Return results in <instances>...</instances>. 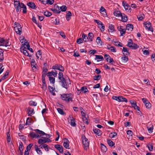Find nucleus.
Here are the masks:
<instances>
[{
	"mask_svg": "<svg viewBox=\"0 0 155 155\" xmlns=\"http://www.w3.org/2000/svg\"><path fill=\"white\" fill-rule=\"evenodd\" d=\"M7 141L8 143H10L11 142V139L10 138V135L8 133V134H7Z\"/></svg>",
	"mask_w": 155,
	"mask_h": 155,
	"instance_id": "13d9d810",
	"label": "nucleus"
},
{
	"mask_svg": "<svg viewBox=\"0 0 155 155\" xmlns=\"http://www.w3.org/2000/svg\"><path fill=\"white\" fill-rule=\"evenodd\" d=\"M29 104L31 106H36L37 105V103L32 101H30L29 102Z\"/></svg>",
	"mask_w": 155,
	"mask_h": 155,
	"instance_id": "bf43d9fd",
	"label": "nucleus"
},
{
	"mask_svg": "<svg viewBox=\"0 0 155 155\" xmlns=\"http://www.w3.org/2000/svg\"><path fill=\"white\" fill-rule=\"evenodd\" d=\"M52 68L54 70H58L61 71H64V67L60 64H56L53 66Z\"/></svg>",
	"mask_w": 155,
	"mask_h": 155,
	"instance_id": "1a4fd4ad",
	"label": "nucleus"
},
{
	"mask_svg": "<svg viewBox=\"0 0 155 155\" xmlns=\"http://www.w3.org/2000/svg\"><path fill=\"white\" fill-rule=\"evenodd\" d=\"M34 110L32 109H30L28 110V116H31V115L34 114Z\"/></svg>",
	"mask_w": 155,
	"mask_h": 155,
	"instance_id": "6e6d98bb",
	"label": "nucleus"
},
{
	"mask_svg": "<svg viewBox=\"0 0 155 155\" xmlns=\"http://www.w3.org/2000/svg\"><path fill=\"white\" fill-rule=\"evenodd\" d=\"M44 15L46 17H49L52 15L51 12L48 11H46L44 13Z\"/></svg>",
	"mask_w": 155,
	"mask_h": 155,
	"instance_id": "3c124183",
	"label": "nucleus"
},
{
	"mask_svg": "<svg viewBox=\"0 0 155 155\" xmlns=\"http://www.w3.org/2000/svg\"><path fill=\"white\" fill-rule=\"evenodd\" d=\"M115 30L114 26L113 25H110L108 27V31L109 32H113Z\"/></svg>",
	"mask_w": 155,
	"mask_h": 155,
	"instance_id": "393cba45",
	"label": "nucleus"
},
{
	"mask_svg": "<svg viewBox=\"0 0 155 155\" xmlns=\"http://www.w3.org/2000/svg\"><path fill=\"white\" fill-rule=\"evenodd\" d=\"M107 143L109 146L112 147L114 145V143L110 139H108L107 140Z\"/></svg>",
	"mask_w": 155,
	"mask_h": 155,
	"instance_id": "ea45409f",
	"label": "nucleus"
},
{
	"mask_svg": "<svg viewBox=\"0 0 155 155\" xmlns=\"http://www.w3.org/2000/svg\"><path fill=\"white\" fill-rule=\"evenodd\" d=\"M54 2L53 0H47L46 4L51 5Z\"/></svg>",
	"mask_w": 155,
	"mask_h": 155,
	"instance_id": "338daca9",
	"label": "nucleus"
},
{
	"mask_svg": "<svg viewBox=\"0 0 155 155\" xmlns=\"http://www.w3.org/2000/svg\"><path fill=\"white\" fill-rule=\"evenodd\" d=\"M88 37L91 41H92L94 37V35L92 33H89L88 34Z\"/></svg>",
	"mask_w": 155,
	"mask_h": 155,
	"instance_id": "5fc2aeb1",
	"label": "nucleus"
},
{
	"mask_svg": "<svg viewBox=\"0 0 155 155\" xmlns=\"http://www.w3.org/2000/svg\"><path fill=\"white\" fill-rule=\"evenodd\" d=\"M81 139L84 149L87 150L89 148V141L84 135L82 136Z\"/></svg>",
	"mask_w": 155,
	"mask_h": 155,
	"instance_id": "f257e3e1",
	"label": "nucleus"
},
{
	"mask_svg": "<svg viewBox=\"0 0 155 155\" xmlns=\"http://www.w3.org/2000/svg\"><path fill=\"white\" fill-rule=\"evenodd\" d=\"M51 10L54 13H59L61 11L60 10L59 7L58 5H54L53 8H51Z\"/></svg>",
	"mask_w": 155,
	"mask_h": 155,
	"instance_id": "4468645a",
	"label": "nucleus"
},
{
	"mask_svg": "<svg viewBox=\"0 0 155 155\" xmlns=\"http://www.w3.org/2000/svg\"><path fill=\"white\" fill-rule=\"evenodd\" d=\"M27 5L28 6L33 9H35V5L34 3L30 2L28 3Z\"/></svg>",
	"mask_w": 155,
	"mask_h": 155,
	"instance_id": "f704fd0d",
	"label": "nucleus"
},
{
	"mask_svg": "<svg viewBox=\"0 0 155 155\" xmlns=\"http://www.w3.org/2000/svg\"><path fill=\"white\" fill-rule=\"evenodd\" d=\"M98 27L100 28V30L102 32L104 31V30L105 26L103 24L101 26H99Z\"/></svg>",
	"mask_w": 155,
	"mask_h": 155,
	"instance_id": "0e129e2a",
	"label": "nucleus"
},
{
	"mask_svg": "<svg viewBox=\"0 0 155 155\" xmlns=\"http://www.w3.org/2000/svg\"><path fill=\"white\" fill-rule=\"evenodd\" d=\"M142 100L146 108L147 109H150L151 107V105L149 101L146 98H143Z\"/></svg>",
	"mask_w": 155,
	"mask_h": 155,
	"instance_id": "9d476101",
	"label": "nucleus"
},
{
	"mask_svg": "<svg viewBox=\"0 0 155 155\" xmlns=\"http://www.w3.org/2000/svg\"><path fill=\"white\" fill-rule=\"evenodd\" d=\"M127 42V46L130 47L132 46V45H133V41L131 39H129Z\"/></svg>",
	"mask_w": 155,
	"mask_h": 155,
	"instance_id": "de8ad7c7",
	"label": "nucleus"
},
{
	"mask_svg": "<svg viewBox=\"0 0 155 155\" xmlns=\"http://www.w3.org/2000/svg\"><path fill=\"white\" fill-rule=\"evenodd\" d=\"M93 130L94 132L97 134L99 136L100 135V130L99 129L97 128L94 129H93Z\"/></svg>",
	"mask_w": 155,
	"mask_h": 155,
	"instance_id": "a18cd8bd",
	"label": "nucleus"
},
{
	"mask_svg": "<svg viewBox=\"0 0 155 155\" xmlns=\"http://www.w3.org/2000/svg\"><path fill=\"white\" fill-rule=\"evenodd\" d=\"M21 5H22L21 6V8H22L23 12V13H26L27 10L26 6L22 3H21Z\"/></svg>",
	"mask_w": 155,
	"mask_h": 155,
	"instance_id": "c9c22d12",
	"label": "nucleus"
},
{
	"mask_svg": "<svg viewBox=\"0 0 155 155\" xmlns=\"http://www.w3.org/2000/svg\"><path fill=\"white\" fill-rule=\"evenodd\" d=\"M34 131H35L37 133H38L40 135L41 134V136H44V135H45L46 138H49L51 136V135L49 134H46L44 132L41 130H39L38 129H35L34 130Z\"/></svg>",
	"mask_w": 155,
	"mask_h": 155,
	"instance_id": "6e6552de",
	"label": "nucleus"
},
{
	"mask_svg": "<svg viewBox=\"0 0 155 155\" xmlns=\"http://www.w3.org/2000/svg\"><path fill=\"white\" fill-rule=\"evenodd\" d=\"M126 29L129 31H131L133 29V26L132 25L129 24L127 25Z\"/></svg>",
	"mask_w": 155,
	"mask_h": 155,
	"instance_id": "cd10ccee",
	"label": "nucleus"
},
{
	"mask_svg": "<svg viewBox=\"0 0 155 155\" xmlns=\"http://www.w3.org/2000/svg\"><path fill=\"white\" fill-rule=\"evenodd\" d=\"M20 51L22 53H23L24 55L26 56L29 57H30L31 56V55H29L28 53L25 49H24V48H21Z\"/></svg>",
	"mask_w": 155,
	"mask_h": 155,
	"instance_id": "5701e85b",
	"label": "nucleus"
},
{
	"mask_svg": "<svg viewBox=\"0 0 155 155\" xmlns=\"http://www.w3.org/2000/svg\"><path fill=\"white\" fill-rule=\"evenodd\" d=\"M35 150L37 152V153L39 155H42V152L40 150V148H39V147L37 145L35 146Z\"/></svg>",
	"mask_w": 155,
	"mask_h": 155,
	"instance_id": "412c9836",
	"label": "nucleus"
},
{
	"mask_svg": "<svg viewBox=\"0 0 155 155\" xmlns=\"http://www.w3.org/2000/svg\"><path fill=\"white\" fill-rule=\"evenodd\" d=\"M96 41L99 45H102V41L100 37H97L96 40Z\"/></svg>",
	"mask_w": 155,
	"mask_h": 155,
	"instance_id": "603ef678",
	"label": "nucleus"
},
{
	"mask_svg": "<svg viewBox=\"0 0 155 155\" xmlns=\"http://www.w3.org/2000/svg\"><path fill=\"white\" fill-rule=\"evenodd\" d=\"M117 135V134L115 132L110 133L109 134V137L111 138H113Z\"/></svg>",
	"mask_w": 155,
	"mask_h": 155,
	"instance_id": "864d4df0",
	"label": "nucleus"
},
{
	"mask_svg": "<svg viewBox=\"0 0 155 155\" xmlns=\"http://www.w3.org/2000/svg\"><path fill=\"white\" fill-rule=\"evenodd\" d=\"M58 78L60 79L61 81H63V80L65 79L63 77V74L62 72H59L58 74Z\"/></svg>",
	"mask_w": 155,
	"mask_h": 155,
	"instance_id": "a19ab883",
	"label": "nucleus"
},
{
	"mask_svg": "<svg viewBox=\"0 0 155 155\" xmlns=\"http://www.w3.org/2000/svg\"><path fill=\"white\" fill-rule=\"evenodd\" d=\"M51 140L49 138L46 137H41L38 141V143L39 144H45L47 143H50Z\"/></svg>",
	"mask_w": 155,
	"mask_h": 155,
	"instance_id": "39448f33",
	"label": "nucleus"
},
{
	"mask_svg": "<svg viewBox=\"0 0 155 155\" xmlns=\"http://www.w3.org/2000/svg\"><path fill=\"white\" fill-rule=\"evenodd\" d=\"M71 13L70 11H67V14L66 16V18L67 21L70 20L71 16Z\"/></svg>",
	"mask_w": 155,
	"mask_h": 155,
	"instance_id": "a878e982",
	"label": "nucleus"
},
{
	"mask_svg": "<svg viewBox=\"0 0 155 155\" xmlns=\"http://www.w3.org/2000/svg\"><path fill=\"white\" fill-rule=\"evenodd\" d=\"M129 102L132 107H134L135 109L137 110L138 111L140 112V107L137 105L136 102L132 100H130Z\"/></svg>",
	"mask_w": 155,
	"mask_h": 155,
	"instance_id": "f8f14e48",
	"label": "nucleus"
},
{
	"mask_svg": "<svg viewBox=\"0 0 155 155\" xmlns=\"http://www.w3.org/2000/svg\"><path fill=\"white\" fill-rule=\"evenodd\" d=\"M107 49L112 52H116L117 51V50L113 46L108 47H107Z\"/></svg>",
	"mask_w": 155,
	"mask_h": 155,
	"instance_id": "58836bf2",
	"label": "nucleus"
},
{
	"mask_svg": "<svg viewBox=\"0 0 155 155\" xmlns=\"http://www.w3.org/2000/svg\"><path fill=\"white\" fill-rule=\"evenodd\" d=\"M32 124V122L31 121V118L28 117L27 118L26 124L28 125H31Z\"/></svg>",
	"mask_w": 155,
	"mask_h": 155,
	"instance_id": "49530a36",
	"label": "nucleus"
},
{
	"mask_svg": "<svg viewBox=\"0 0 155 155\" xmlns=\"http://www.w3.org/2000/svg\"><path fill=\"white\" fill-rule=\"evenodd\" d=\"M54 147L55 148L57 149L60 153H63V150L62 146L58 144H56L54 146Z\"/></svg>",
	"mask_w": 155,
	"mask_h": 155,
	"instance_id": "a211bd4d",
	"label": "nucleus"
},
{
	"mask_svg": "<svg viewBox=\"0 0 155 155\" xmlns=\"http://www.w3.org/2000/svg\"><path fill=\"white\" fill-rule=\"evenodd\" d=\"M113 14L114 16L118 17H120L122 14L119 11L117 10L114 11Z\"/></svg>",
	"mask_w": 155,
	"mask_h": 155,
	"instance_id": "c85d7f7f",
	"label": "nucleus"
},
{
	"mask_svg": "<svg viewBox=\"0 0 155 155\" xmlns=\"http://www.w3.org/2000/svg\"><path fill=\"white\" fill-rule=\"evenodd\" d=\"M15 7L17 12H20L21 11V3H20L19 0H14Z\"/></svg>",
	"mask_w": 155,
	"mask_h": 155,
	"instance_id": "7ed1b4c3",
	"label": "nucleus"
},
{
	"mask_svg": "<svg viewBox=\"0 0 155 155\" xmlns=\"http://www.w3.org/2000/svg\"><path fill=\"white\" fill-rule=\"evenodd\" d=\"M122 5L124 7L125 10H127L129 8V5H128L126 3V2L123 1L122 2Z\"/></svg>",
	"mask_w": 155,
	"mask_h": 155,
	"instance_id": "4c0bfd02",
	"label": "nucleus"
},
{
	"mask_svg": "<svg viewBox=\"0 0 155 155\" xmlns=\"http://www.w3.org/2000/svg\"><path fill=\"white\" fill-rule=\"evenodd\" d=\"M82 37L83 38V41L84 42H86L88 41V38L87 36L84 34H83Z\"/></svg>",
	"mask_w": 155,
	"mask_h": 155,
	"instance_id": "37998d69",
	"label": "nucleus"
},
{
	"mask_svg": "<svg viewBox=\"0 0 155 155\" xmlns=\"http://www.w3.org/2000/svg\"><path fill=\"white\" fill-rule=\"evenodd\" d=\"M20 41L22 43L21 45H29L28 43L27 42V41L25 38H23L20 40Z\"/></svg>",
	"mask_w": 155,
	"mask_h": 155,
	"instance_id": "7c9ffc66",
	"label": "nucleus"
},
{
	"mask_svg": "<svg viewBox=\"0 0 155 155\" xmlns=\"http://www.w3.org/2000/svg\"><path fill=\"white\" fill-rule=\"evenodd\" d=\"M122 61L123 63H126L128 61V58L125 55H124L121 58Z\"/></svg>",
	"mask_w": 155,
	"mask_h": 155,
	"instance_id": "e433bc0d",
	"label": "nucleus"
},
{
	"mask_svg": "<svg viewBox=\"0 0 155 155\" xmlns=\"http://www.w3.org/2000/svg\"><path fill=\"white\" fill-rule=\"evenodd\" d=\"M61 99L67 102H69L72 100V95L71 94H63L61 95Z\"/></svg>",
	"mask_w": 155,
	"mask_h": 155,
	"instance_id": "f03ea898",
	"label": "nucleus"
},
{
	"mask_svg": "<svg viewBox=\"0 0 155 155\" xmlns=\"http://www.w3.org/2000/svg\"><path fill=\"white\" fill-rule=\"evenodd\" d=\"M49 80L51 83L54 84L55 83V78L52 77H49Z\"/></svg>",
	"mask_w": 155,
	"mask_h": 155,
	"instance_id": "4d7b16f0",
	"label": "nucleus"
},
{
	"mask_svg": "<svg viewBox=\"0 0 155 155\" xmlns=\"http://www.w3.org/2000/svg\"><path fill=\"white\" fill-rule=\"evenodd\" d=\"M122 51L124 55H128L129 54L128 50L127 48L123 47Z\"/></svg>",
	"mask_w": 155,
	"mask_h": 155,
	"instance_id": "473e14b6",
	"label": "nucleus"
},
{
	"mask_svg": "<svg viewBox=\"0 0 155 155\" xmlns=\"http://www.w3.org/2000/svg\"><path fill=\"white\" fill-rule=\"evenodd\" d=\"M144 17L143 14H140L137 16V18L139 20H142L144 18Z\"/></svg>",
	"mask_w": 155,
	"mask_h": 155,
	"instance_id": "09e8293b",
	"label": "nucleus"
},
{
	"mask_svg": "<svg viewBox=\"0 0 155 155\" xmlns=\"http://www.w3.org/2000/svg\"><path fill=\"white\" fill-rule=\"evenodd\" d=\"M94 21L97 24L98 26V27L99 26H101L103 24L101 21L98 20H95Z\"/></svg>",
	"mask_w": 155,
	"mask_h": 155,
	"instance_id": "052dcab7",
	"label": "nucleus"
},
{
	"mask_svg": "<svg viewBox=\"0 0 155 155\" xmlns=\"http://www.w3.org/2000/svg\"><path fill=\"white\" fill-rule=\"evenodd\" d=\"M30 135L31 137L33 138H35L37 139L41 137L42 136L41 134V135H39L38 134L35 133L34 132L31 133Z\"/></svg>",
	"mask_w": 155,
	"mask_h": 155,
	"instance_id": "f3484780",
	"label": "nucleus"
},
{
	"mask_svg": "<svg viewBox=\"0 0 155 155\" xmlns=\"http://www.w3.org/2000/svg\"><path fill=\"white\" fill-rule=\"evenodd\" d=\"M113 43L114 44L115 46L122 47V44L120 42L117 41L116 40H115L114 39H113L112 41Z\"/></svg>",
	"mask_w": 155,
	"mask_h": 155,
	"instance_id": "bb28decb",
	"label": "nucleus"
},
{
	"mask_svg": "<svg viewBox=\"0 0 155 155\" xmlns=\"http://www.w3.org/2000/svg\"><path fill=\"white\" fill-rule=\"evenodd\" d=\"M104 58L107 62H109L110 63H113L114 62V61L112 58L108 54H105L104 56Z\"/></svg>",
	"mask_w": 155,
	"mask_h": 155,
	"instance_id": "9b49d317",
	"label": "nucleus"
},
{
	"mask_svg": "<svg viewBox=\"0 0 155 155\" xmlns=\"http://www.w3.org/2000/svg\"><path fill=\"white\" fill-rule=\"evenodd\" d=\"M71 126L74 127L76 125V124L74 121V119H72L69 122Z\"/></svg>",
	"mask_w": 155,
	"mask_h": 155,
	"instance_id": "8fccbe9b",
	"label": "nucleus"
},
{
	"mask_svg": "<svg viewBox=\"0 0 155 155\" xmlns=\"http://www.w3.org/2000/svg\"><path fill=\"white\" fill-rule=\"evenodd\" d=\"M4 59L3 53L2 51H0V61H2Z\"/></svg>",
	"mask_w": 155,
	"mask_h": 155,
	"instance_id": "680f3d73",
	"label": "nucleus"
},
{
	"mask_svg": "<svg viewBox=\"0 0 155 155\" xmlns=\"http://www.w3.org/2000/svg\"><path fill=\"white\" fill-rule=\"evenodd\" d=\"M57 110H58V112L59 114H61V115H63L64 114V113L63 110L62 109H61L60 108H58Z\"/></svg>",
	"mask_w": 155,
	"mask_h": 155,
	"instance_id": "69168bd1",
	"label": "nucleus"
},
{
	"mask_svg": "<svg viewBox=\"0 0 155 155\" xmlns=\"http://www.w3.org/2000/svg\"><path fill=\"white\" fill-rule=\"evenodd\" d=\"M120 17H121V20L123 22H126L127 20V16L124 14H122L121 16Z\"/></svg>",
	"mask_w": 155,
	"mask_h": 155,
	"instance_id": "72a5a7b5",
	"label": "nucleus"
},
{
	"mask_svg": "<svg viewBox=\"0 0 155 155\" xmlns=\"http://www.w3.org/2000/svg\"><path fill=\"white\" fill-rule=\"evenodd\" d=\"M100 145L101 151L103 152H106L107 150V147L102 143H101Z\"/></svg>",
	"mask_w": 155,
	"mask_h": 155,
	"instance_id": "2f4dec72",
	"label": "nucleus"
},
{
	"mask_svg": "<svg viewBox=\"0 0 155 155\" xmlns=\"http://www.w3.org/2000/svg\"><path fill=\"white\" fill-rule=\"evenodd\" d=\"M143 25L146 29L153 31V28L151 26V23L150 22H145L143 23Z\"/></svg>",
	"mask_w": 155,
	"mask_h": 155,
	"instance_id": "0eeeda50",
	"label": "nucleus"
},
{
	"mask_svg": "<svg viewBox=\"0 0 155 155\" xmlns=\"http://www.w3.org/2000/svg\"><path fill=\"white\" fill-rule=\"evenodd\" d=\"M118 30L120 31L121 34L120 36H123L125 34V30L123 28L122 26L118 27H117Z\"/></svg>",
	"mask_w": 155,
	"mask_h": 155,
	"instance_id": "dca6fc26",
	"label": "nucleus"
},
{
	"mask_svg": "<svg viewBox=\"0 0 155 155\" xmlns=\"http://www.w3.org/2000/svg\"><path fill=\"white\" fill-rule=\"evenodd\" d=\"M57 73L56 71L55 72L51 71L48 72L47 74V76L48 77H51L52 76H53L54 77H56L57 76Z\"/></svg>",
	"mask_w": 155,
	"mask_h": 155,
	"instance_id": "aec40b11",
	"label": "nucleus"
},
{
	"mask_svg": "<svg viewBox=\"0 0 155 155\" xmlns=\"http://www.w3.org/2000/svg\"><path fill=\"white\" fill-rule=\"evenodd\" d=\"M117 101L119 102H127V100L125 97H123L122 96H119L118 97Z\"/></svg>",
	"mask_w": 155,
	"mask_h": 155,
	"instance_id": "b1692460",
	"label": "nucleus"
},
{
	"mask_svg": "<svg viewBox=\"0 0 155 155\" xmlns=\"http://www.w3.org/2000/svg\"><path fill=\"white\" fill-rule=\"evenodd\" d=\"M95 58L94 59L97 62H100L103 61L104 60L103 57L101 55H95Z\"/></svg>",
	"mask_w": 155,
	"mask_h": 155,
	"instance_id": "6ab92c4d",
	"label": "nucleus"
},
{
	"mask_svg": "<svg viewBox=\"0 0 155 155\" xmlns=\"http://www.w3.org/2000/svg\"><path fill=\"white\" fill-rule=\"evenodd\" d=\"M69 140L66 138H64V139L63 145L64 147L66 149H69Z\"/></svg>",
	"mask_w": 155,
	"mask_h": 155,
	"instance_id": "2eb2a0df",
	"label": "nucleus"
},
{
	"mask_svg": "<svg viewBox=\"0 0 155 155\" xmlns=\"http://www.w3.org/2000/svg\"><path fill=\"white\" fill-rule=\"evenodd\" d=\"M10 45V43L8 40L5 39L3 38L2 46L7 47L9 46Z\"/></svg>",
	"mask_w": 155,
	"mask_h": 155,
	"instance_id": "4be33fe9",
	"label": "nucleus"
},
{
	"mask_svg": "<svg viewBox=\"0 0 155 155\" xmlns=\"http://www.w3.org/2000/svg\"><path fill=\"white\" fill-rule=\"evenodd\" d=\"M83 39L81 38H80L77 40V42L78 44H81L83 42Z\"/></svg>",
	"mask_w": 155,
	"mask_h": 155,
	"instance_id": "774afa93",
	"label": "nucleus"
},
{
	"mask_svg": "<svg viewBox=\"0 0 155 155\" xmlns=\"http://www.w3.org/2000/svg\"><path fill=\"white\" fill-rule=\"evenodd\" d=\"M15 26L14 29L16 32L19 35H21L22 32V28L20 25L18 23L15 22Z\"/></svg>",
	"mask_w": 155,
	"mask_h": 155,
	"instance_id": "20e7f679",
	"label": "nucleus"
},
{
	"mask_svg": "<svg viewBox=\"0 0 155 155\" xmlns=\"http://www.w3.org/2000/svg\"><path fill=\"white\" fill-rule=\"evenodd\" d=\"M88 90L87 88L85 87H81V88L80 90H78V91H81L83 93H85Z\"/></svg>",
	"mask_w": 155,
	"mask_h": 155,
	"instance_id": "79ce46f5",
	"label": "nucleus"
},
{
	"mask_svg": "<svg viewBox=\"0 0 155 155\" xmlns=\"http://www.w3.org/2000/svg\"><path fill=\"white\" fill-rule=\"evenodd\" d=\"M61 82L62 87L66 89L68 88L69 84H70V80L69 78L63 80V81H61Z\"/></svg>",
	"mask_w": 155,
	"mask_h": 155,
	"instance_id": "423d86ee",
	"label": "nucleus"
},
{
	"mask_svg": "<svg viewBox=\"0 0 155 155\" xmlns=\"http://www.w3.org/2000/svg\"><path fill=\"white\" fill-rule=\"evenodd\" d=\"M139 47V46L136 44H133L132 45V46L130 47L132 49H137Z\"/></svg>",
	"mask_w": 155,
	"mask_h": 155,
	"instance_id": "e2e57ef3",
	"label": "nucleus"
},
{
	"mask_svg": "<svg viewBox=\"0 0 155 155\" xmlns=\"http://www.w3.org/2000/svg\"><path fill=\"white\" fill-rule=\"evenodd\" d=\"M60 10L63 12H65L67 9V7L65 5H63L59 7Z\"/></svg>",
	"mask_w": 155,
	"mask_h": 155,
	"instance_id": "c03bdc74",
	"label": "nucleus"
},
{
	"mask_svg": "<svg viewBox=\"0 0 155 155\" xmlns=\"http://www.w3.org/2000/svg\"><path fill=\"white\" fill-rule=\"evenodd\" d=\"M48 89L50 93L53 95H55V93L54 92V91L55 90V88H53V87L51 86H49Z\"/></svg>",
	"mask_w": 155,
	"mask_h": 155,
	"instance_id": "c756f323",
	"label": "nucleus"
},
{
	"mask_svg": "<svg viewBox=\"0 0 155 155\" xmlns=\"http://www.w3.org/2000/svg\"><path fill=\"white\" fill-rule=\"evenodd\" d=\"M31 65L32 70L36 71L37 70V66L36 64L35 61L34 59H32L31 62Z\"/></svg>",
	"mask_w": 155,
	"mask_h": 155,
	"instance_id": "ddd939ff",
	"label": "nucleus"
}]
</instances>
